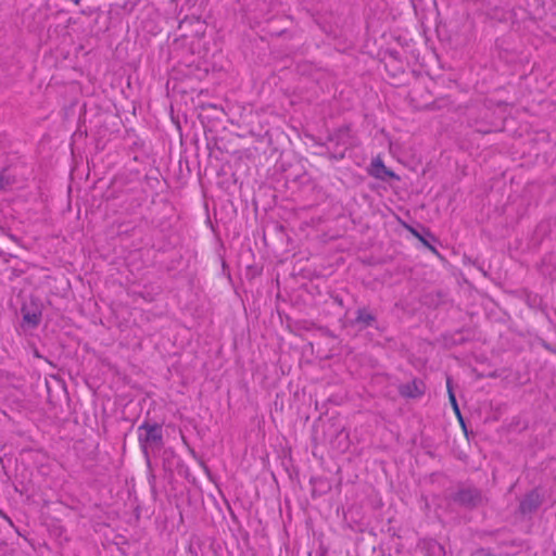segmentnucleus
<instances>
[{
	"mask_svg": "<svg viewBox=\"0 0 556 556\" xmlns=\"http://www.w3.org/2000/svg\"><path fill=\"white\" fill-rule=\"evenodd\" d=\"M138 440L142 450H153L162 445V428L156 424L144 422L138 428Z\"/></svg>",
	"mask_w": 556,
	"mask_h": 556,
	"instance_id": "1",
	"label": "nucleus"
},
{
	"mask_svg": "<svg viewBox=\"0 0 556 556\" xmlns=\"http://www.w3.org/2000/svg\"><path fill=\"white\" fill-rule=\"evenodd\" d=\"M368 174L379 180L400 179V177L394 172L389 169L383 164V161L380 156L372 159L368 168Z\"/></svg>",
	"mask_w": 556,
	"mask_h": 556,
	"instance_id": "2",
	"label": "nucleus"
},
{
	"mask_svg": "<svg viewBox=\"0 0 556 556\" xmlns=\"http://www.w3.org/2000/svg\"><path fill=\"white\" fill-rule=\"evenodd\" d=\"M400 393L407 397H418L424 394L422 383H418L417 381H413L405 386H402L400 389Z\"/></svg>",
	"mask_w": 556,
	"mask_h": 556,
	"instance_id": "3",
	"label": "nucleus"
},
{
	"mask_svg": "<svg viewBox=\"0 0 556 556\" xmlns=\"http://www.w3.org/2000/svg\"><path fill=\"white\" fill-rule=\"evenodd\" d=\"M446 390H447L450 403H451V405L453 407V410H454L455 415L457 416L458 420L462 424H464L463 417H462V414H460V410H459V407H458V404H457V401H456V397H455V394H454L453 389H452L451 378L446 379Z\"/></svg>",
	"mask_w": 556,
	"mask_h": 556,
	"instance_id": "4",
	"label": "nucleus"
},
{
	"mask_svg": "<svg viewBox=\"0 0 556 556\" xmlns=\"http://www.w3.org/2000/svg\"><path fill=\"white\" fill-rule=\"evenodd\" d=\"M24 320L27 323V324H30L31 326H37L40 321V315L39 314H24Z\"/></svg>",
	"mask_w": 556,
	"mask_h": 556,
	"instance_id": "5",
	"label": "nucleus"
},
{
	"mask_svg": "<svg viewBox=\"0 0 556 556\" xmlns=\"http://www.w3.org/2000/svg\"><path fill=\"white\" fill-rule=\"evenodd\" d=\"M357 320H358V321H362V323H364V324H366V325H369V324H370V321H372V320H374V317H372L369 313H367V312H365V311H361V312L358 313V315H357Z\"/></svg>",
	"mask_w": 556,
	"mask_h": 556,
	"instance_id": "6",
	"label": "nucleus"
},
{
	"mask_svg": "<svg viewBox=\"0 0 556 556\" xmlns=\"http://www.w3.org/2000/svg\"><path fill=\"white\" fill-rule=\"evenodd\" d=\"M410 232L416 237L418 238L420 241H422L424 243H426V241L422 239V237L413 228H409Z\"/></svg>",
	"mask_w": 556,
	"mask_h": 556,
	"instance_id": "7",
	"label": "nucleus"
},
{
	"mask_svg": "<svg viewBox=\"0 0 556 556\" xmlns=\"http://www.w3.org/2000/svg\"><path fill=\"white\" fill-rule=\"evenodd\" d=\"M526 505H527V503H526V502H523V503L521 504V509H522L523 511L526 510Z\"/></svg>",
	"mask_w": 556,
	"mask_h": 556,
	"instance_id": "8",
	"label": "nucleus"
}]
</instances>
